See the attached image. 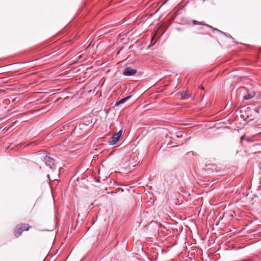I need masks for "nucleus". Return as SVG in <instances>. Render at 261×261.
Returning <instances> with one entry per match:
<instances>
[{
    "instance_id": "nucleus-9",
    "label": "nucleus",
    "mask_w": 261,
    "mask_h": 261,
    "mask_svg": "<svg viewBox=\"0 0 261 261\" xmlns=\"http://www.w3.org/2000/svg\"><path fill=\"white\" fill-rule=\"evenodd\" d=\"M254 111L255 112L257 113H260L261 114V106L256 107L254 109Z\"/></svg>"
},
{
    "instance_id": "nucleus-11",
    "label": "nucleus",
    "mask_w": 261,
    "mask_h": 261,
    "mask_svg": "<svg viewBox=\"0 0 261 261\" xmlns=\"http://www.w3.org/2000/svg\"><path fill=\"white\" fill-rule=\"evenodd\" d=\"M243 140H246L247 141L249 142L250 141V139L246 138L245 136H243L241 137V141H243Z\"/></svg>"
},
{
    "instance_id": "nucleus-10",
    "label": "nucleus",
    "mask_w": 261,
    "mask_h": 261,
    "mask_svg": "<svg viewBox=\"0 0 261 261\" xmlns=\"http://www.w3.org/2000/svg\"><path fill=\"white\" fill-rule=\"evenodd\" d=\"M79 129H80L79 127H77V126H76V127L74 128V130H73V132L72 133V134L75 135V134H76V133H77V132L79 131Z\"/></svg>"
},
{
    "instance_id": "nucleus-15",
    "label": "nucleus",
    "mask_w": 261,
    "mask_h": 261,
    "mask_svg": "<svg viewBox=\"0 0 261 261\" xmlns=\"http://www.w3.org/2000/svg\"><path fill=\"white\" fill-rule=\"evenodd\" d=\"M170 144H171V142H169V143L167 144V145H170Z\"/></svg>"
},
{
    "instance_id": "nucleus-12",
    "label": "nucleus",
    "mask_w": 261,
    "mask_h": 261,
    "mask_svg": "<svg viewBox=\"0 0 261 261\" xmlns=\"http://www.w3.org/2000/svg\"><path fill=\"white\" fill-rule=\"evenodd\" d=\"M132 96L129 95L124 98L125 102L131 98Z\"/></svg>"
},
{
    "instance_id": "nucleus-5",
    "label": "nucleus",
    "mask_w": 261,
    "mask_h": 261,
    "mask_svg": "<svg viewBox=\"0 0 261 261\" xmlns=\"http://www.w3.org/2000/svg\"><path fill=\"white\" fill-rule=\"evenodd\" d=\"M255 96V92H252L251 93H247L244 96V99L245 100H249L254 97Z\"/></svg>"
},
{
    "instance_id": "nucleus-8",
    "label": "nucleus",
    "mask_w": 261,
    "mask_h": 261,
    "mask_svg": "<svg viewBox=\"0 0 261 261\" xmlns=\"http://www.w3.org/2000/svg\"><path fill=\"white\" fill-rule=\"evenodd\" d=\"M125 102L124 98H122L121 100L117 101L115 103V106H119V105L120 104H122V103H123Z\"/></svg>"
},
{
    "instance_id": "nucleus-6",
    "label": "nucleus",
    "mask_w": 261,
    "mask_h": 261,
    "mask_svg": "<svg viewBox=\"0 0 261 261\" xmlns=\"http://www.w3.org/2000/svg\"><path fill=\"white\" fill-rule=\"evenodd\" d=\"M189 98V96H188V94L186 92H182L181 94V99L184 100V99H187Z\"/></svg>"
},
{
    "instance_id": "nucleus-13",
    "label": "nucleus",
    "mask_w": 261,
    "mask_h": 261,
    "mask_svg": "<svg viewBox=\"0 0 261 261\" xmlns=\"http://www.w3.org/2000/svg\"><path fill=\"white\" fill-rule=\"evenodd\" d=\"M214 30H217V31H219L220 33H222V34H224V35H225V34L224 33H223V32H221V31H219V30H217V29H214Z\"/></svg>"
},
{
    "instance_id": "nucleus-7",
    "label": "nucleus",
    "mask_w": 261,
    "mask_h": 261,
    "mask_svg": "<svg viewBox=\"0 0 261 261\" xmlns=\"http://www.w3.org/2000/svg\"><path fill=\"white\" fill-rule=\"evenodd\" d=\"M254 97H255L257 99H261V92L258 91V92H255Z\"/></svg>"
},
{
    "instance_id": "nucleus-4",
    "label": "nucleus",
    "mask_w": 261,
    "mask_h": 261,
    "mask_svg": "<svg viewBox=\"0 0 261 261\" xmlns=\"http://www.w3.org/2000/svg\"><path fill=\"white\" fill-rule=\"evenodd\" d=\"M137 71L135 69L132 68L130 67H127L123 71V74L125 76H132L137 73Z\"/></svg>"
},
{
    "instance_id": "nucleus-2",
    "label": "nucleus",
    "mask_w": 261,
    "mask_h": 261,
    "mask_svg": "<svg viewBox=\"0 0 261 261\" xmlns=\"http://www.w3.org/2000/svg\"><path fill=\"white\" fill-rule=\"evenodd\" d=\"M122 133V130H120L118 133L113 135L109 140V144L113 145L116 144L120 140Z\"/></svg>"
},
{
    "instance_id": "nucleus-1",
    "label": "nucleus",
    "mask_w": 261,
    "mask_h": 261,
    "mask_svg": "<svg viewBox=\"0 0 261 261\" xmlns=\"http://www.w3.org/2000/svg\"><path fill=\"white\" fill-rule=\"evenodd\" d=\"M31 227L28 224H20L16 226L14 230V234L15 237H18L20 236L22 232L24 230H28Z\"/></svg>"
},
{
    "instance_id": "nucleus-3",
    "label": "nucleus",
    "mask_w": 261,
    "mask_h": 261,
    "mask_svg": "<svg viewBox=\"0 0 261 261\" xmlns=\"http://www.w3.org/2000/svg\"><path fill=\"white\" fill-rule=\"evenodd\" d=\"M43 161L50 168L52 169L55 167V161L53 158L46 155L44 157Z\"/></svg>"
},
{
    "instance_id": "nucleus-14",
    "label": "nucleus",
    "mask_w": 261,
    "mask_h": 261,
    "mask_svg": "<svg viewBox=\"0 0 261 261\" xmlns=\"http://www.w3.org/2000/svg\"><path fill=\"white\" fill-rule=\"evenodd\" d=\"M196 23H197V21H195V20H194V21H193V24H194V25H195V24H196Z\"/></svg>"
}]
</instances>
